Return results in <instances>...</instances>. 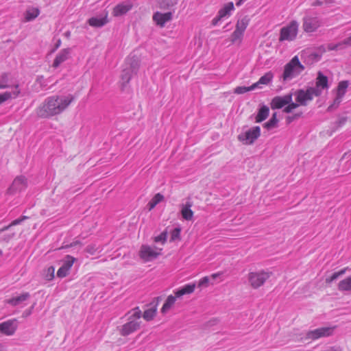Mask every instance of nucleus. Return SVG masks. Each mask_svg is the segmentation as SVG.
<instances>
[{"label": "nucleus", "mask_w": 351, "mask_h": 351, "mask_svg": "<svg viewBox=\"0 0 351 351\" xmlns=\"http://www.w3.org/2000/svg\"><path fill=\"white\" fill-rule=\"evenodd\" d=\"M75 100L73 95L66 96L53 95L46 98L36 109V114L40 118H49L60 114Z\"/></svg>", "instance_id": "1"}, {"label": "nucleus", "mask_w": 351, "mask_h": 351, "mask_svg": "<svg viewBox=\"0 0 351 351\" xmlns=\"http://www.w3.org/2000/svg\"><path fill=\"white\" fill-rule=\"evenodd\" d=\"M304 70V66L301 64L297 56H294L289 62L285 66L282 75L283 80H289L294 78Z\"/></svg>", "instance_id": "2"}, {"label": "nucleus", "mask_w": 351, "mask_h": 351, "mask_svg": "<svg viewBox=\"0 0 351 351\" xmlns=\"http://www.w3.org/2000/svg\"><path fill=\"white\" fill-rule=\"evenodd\" d=\"M261 136V128L254 126L238 135V140L244 145H252Z\"/></svg>", "instance_id": "3"}, {"label": "nucleus", "mask_w": 351, "mask_h": 351, "mask_svg": "<svg viewBox=\"0 0 351 351\" xmlns=\"http://www.w3.org/2000/svg\"><path fill=\"white\" fill-rule=\"evenodd\" d=\"M293 95L295 97V101L301 106H306L307 103L312 101L313 96L319 97V93L315 90L308 87L306 90L303 89H298Z\"/></svg>", "instance_id": "4"}, {"label": "nucleus", "mask_w": 351, "mask_h": 351, "mask_svg": "<svg viewBox=\"0 0 351 351\" xmlns=\"http://www.w3.org/2000/svg\"><path fill=\"white\" fill-rule=\"evenodd\" d=\"M298 24L295 21H291L288 25L280 29V41L293 40L298 34Z\"/></svg>", "instance_id": "5"}, {"label": "nucleus", "mask_w": 351, "mask_h": 351, "mask_svg": "<svg viewBox=\"0 0 351 351\" xmlns=\"http://www.w3.org/2000/svg\"><path fill=\"white\" fill-rule=\"evenodd\" d=\"M270 276L271 273L265 272L264 271L259 272H250L248 274V280L252 287L254 289H258L265 283Z\"/></svg>", "instance_id": "6"}, {"label": "nucleus", "mask_w": 351, "mask_h": 351, "mask_svg": "<svg viewBox=\"0 0 351 351\" xmlns=\"http://www.w3.org/2000/svg\"><path fill=\"white\" fill-rule=\"evenodd\" d=\"M302 21V28L307 33L315 32L321 25V21L317 16L306 15Z\"/></svg>", "instance_id": "7"}, {"label": "nucleus", "mask_w": 351, "mask_h": 351, "mask_svg": "<svg viewBox=\"0 0 351 351\" xmlns=\"http://www.w3.org/2000/svg\"><path fill=\"white\" fill-rule=\"evenodd\" d=\"M334 328L322 327L307 332L305 339L315 340L320 337H328L333 332Z\"/></svg>", "instance_id": "8"}, {"label": "nucleus", "mask_w": 351, "mask_h": 351, "mask_svg": "<svg viewBox=\"0 0 351 351\" xmlns=\"http://www.w3.org/2000/svg\"><path fill=\"white\" fill-rule=\"evenodd\" d=\"M160 254L149 245H143L139 251V256L145 262L156 259Z\"/></svg>", "instance_id": "9"}, {"label": "nucleus", "mask_w": 351, "mask_h": 351, "mask_svg": "<svg viewBox=\"0 0 351 351\" xmlns=\"http://www.w3.org/2000/svg\"><path fill=\"white\" fill-rule=\"evenodd\" d=\"M293 93H290L284 96H276L274 97L270 103L271 108L272 110L275 109H280L287 104L290 103L292 101Z\"/></svg>", "instance_id": "10"}, {"label": "nucleus", "mask_w": 351, "mask_h": 351, "mask_svg": "<svg viewBox=\"0 0 351 351\" xmlns=\"http://www.w3.org/2000/svg\"><path fill=\"white\" fill-rule=\"evenodd\" d=\"M18 327L16 319H12L0 324V332L5 335H12Z\"/></svg>", "instance_id": "11"}, {"label": "nucleus", "mask_w": 351, "mask_h": 351, "mask_svg": "<svg viewBox=\"0 0 351 351\" xmlns=\"http://www.w3.org/2000/svg\"><path fill=\"white\" fill-rule=\"evenodd\" d=\"M128 320V322L123 324L121 328L119 329V333L121 336H128L140 328L141 322L137 320Z\"/></svg>", "instance_id": "12"}, {"label": "nucleus", "mask_w": 351, "mask_h": 351, "mask_svg": "<svg viewBox=\"0 0 351 351\" xmlns=\"http://www.w3.org/2000/svg\"><path fill=\"white\" fill-rule=\"evenodd\" d=\"M27 186V180L25 176H21L16 177L12 185L8 189V193L13 194L17 191H21Z\"/></svg>", "instance_id": "13"}, {"label": "nucleus", "mask_w": 351, "mask_h": 351, "mask_svg": "<svg viewBox=\"0 0 351 351\" xmlns=\"http://www.w3.org/2000/svg\"><path fill=\"white\" fill-rule=\"evenodd\" d=\"M328 80L327 76L324 75L321 71H319L316 78L315 86L311 88L319 93V96H320L322 93V90L328 89Z\"/></svg>", "instance_id": "14"}, {"label": "nucleus", "mask_w": 351, "mask_h": 351, "mask_svg": "<svg viewBox=\"0 0 351 351\" xmlns=\"http://www.w3.org/2000/svg\"><path fill=\"white\" fill-rule=\"evenodd\" d=\"M172 18L173 14L171 12L166 13L156 12L153 15V21L161 27H164L167 22L171 21Z\"/></svg>", "instance_id": "15"}, {"label": "nucleus", "mask_w": 351, "mask_h": 351, "mask_svg": "<svg viewBox=\"0 0 351 351\" xmlns=\"http://www.w3.org/2000/svg\"><path fill=\"white\" fill-rule=\"evenodd\" d=\"M326 50L324 46H320L315 50L310 52L306 57V60L308 64H313L320 60L322 55L325 53Z\"/></svg>", "instance_id": "16"}, {"label": "nucleus", "mask_w": 351, "mask_h": 351, "mask_svg": "<svg viewBox=\"0 0 351 351\" xmlns=\"http://www.w3.org/2000/svg\"><path fill=\"white\" fill-rule=\"evenodd\" d=\"M70 52L71 49L69 48H66L61 50L54 59L53 66L54 68H58L60 64L66 61L69 57Z\"/></svg>", "instance_id": "17"}, {"label": "nucleus", "mask_w": 351, "mask_h": 351, "mask_svg": "<svg viewBox=\"0 0 351 351\" xmlns=\"http://www.w3.org/2000/svg\"><path fill=\"white\" fill-rule=\"evenodd\" d=\"M132 8V4L131 3H119L117 5L113 10L114 15L117 16L123 15L127 13L129 10H130Z\"/></svg>", "instance_id": "18"}, {"label": "nucleus", "mask_w": 351, "mask_h": 351, "mask_svg": "<svg viewBox=\"0 0 351 351\" xmlns=\"http://www.w3.org/2000/svg\"><path fill=\"white\" fill-rule=\"evenodd\" d=\"M29 297H30V294L29 293L26 292V293H23L21 295L6 300L5 302L7 304H9L13 306H16L19 305V304H21V302L29 299Z\"/></svg>", "instance_id": "19"}, {"label": "nucleus", "mask_w": 351, "mask_h": 351, "mask_svg": "<svg viewBox=\"0 0 351 351\" xmlns=\"http://www.w3.org/2000/svg\"><path fill=\"white\" fill-rule=\"evenodd\" d=\"M127 62L128 64H129V66H128L127 68L130 69L132 72H133L134 74H136L140 66V61L138 56L135 55L130 56L128 58Z\"/></svg>", "instance_id": "20"}, {"label": "nucleus", "mask_w": 351, "mask_h": 351, "mask_svg": "<svg viewBox=\"0 0 351 351\" xmlns=\"http://www.w3.org/2000/svg\"><path fill=\"white\" fill-rule=\"evenodd\" d=\"M269 108L268 106L263 105L261 106L255 117L256 123H261L265 121L269 116Z\"/></svg>", "instance_id": "21"}, {"label": "nucleus", "mask_w": 351, "mask_h": 351, "mask_svg": "<svg viewBox=\"0 0 351 351\" xmlns=\"http://www.w3.org/2000/svg\"><path fill=\"white\" fill-rule=\"evenodd\" d=\"M192 206V203L191 202H187L185 205L182 206V208L181 210V214L182 217L187 221H190L192 219L193 216V212L191 209Z\"/></svg>", "instance_id": "22"}, {"label": "nucleus", "mask_w": 351, "mask_h": 351, "mask_svg": "<svg viewBox=\"0 0 351 351\" xmlns=\"http://www.w3.org/2000/svg\"><path fill=\"white\" fill-rule=\"evenodd\" d=\"M40 14V10L38 8H28L25 12V21H31L34 20Z\"/></svg>", "instance_id": "23"}, {"label": "nucleus", "mask_w": 351, "mask_h": 351, "mask_svg": "<svg viewBox=\"0 0 351 351\" xmlns=\"http://www.w3.org/2000/svg\"><path fill=\"white\" fill-rule=\"evenodd\" d=\"M195 288V284L194 283L186 285L180 289L176 291L175 292V295L177 298H180L184 295L192 293L194 291Z\"/></svg>", "instance_id": "24"}, {"label": "nucleus", "mask_w": 351, "mask_h": 351, "mask_svg": "<svg viewBox=\"0 0 351 351\" xmlns=\"http://www.w3.org/2000/svg\"><path fill=\"white\" fill-rule=\"evenodd\" d=\"M88 24L92 27H101L108 23L107 16L104 17H92L88 21Z\"/></svg>", "instance_id": "25"}, {"label": "nucleus", "mask_w": 351, "mask_h": 351, "mask_svg": "<svg viewBox=\"0 0 351 351\" xmlns=\"http://www.w3.org/2000/svg\"><path fill=\"white\" fill-rule=\"evenodd\" d=\"M158 3L161 10H171L178 3V0H158Z\"/></svg>", "instance_id": "26"}, {"label": "nucleus", "mask_w": 351, "mask_h": 351, "mask_svg": "<svg viewBox=\"0 0 351 351\" xmlns=\"http://www.w3.org/2000/svg\"><path fill=\"white\" fill-rule=\"evenodd\" d=\"M338 289L340 291L351 292V276L341 280L338 284Z\"/></svg>", "instance_id": "27"}, {"label": "nucleus", "mask_w": 351, "mask_h": 351, "mask_svg": "<svg viewBox=\"0 0 351 351\" xmlns=\"http://www.w3.org/2000/svg\"><path fill=\"white\" fill-rule=\"evenodd\" d=\"M176 296H173L172 295H170L167 297L165 304H163L162 308H161V313L163 314H165L175 304L176 300Z\"/></svg>", "instance_id": "28"}, {"label": "nucleus", "mask_w": 351, "mask_h": 351, "mask_svg": "<svg viewBox=\"0 0 351 351\" xmlns=\"http://www.w3.org/2000/svg\"><path fill=\"white\" fill-rule=\"evenodd\" d=\"M232 10H234V3L233 2H229L219 10L218 15L223 19L226 16H230Z\"/></svg>", "instance_id": "29"}, {"label": "nucleus", "mask_w": 351, "mask_h": 351, "mask_svg": "<svg viewBox=\"0 0 351 351\" xmlns=\"http://www.w3.org/2000/svg\"><path fill=\"white\" fill-rule=\"evenodd\" d=\"M164 196L161 193H156L147 204L149 210H152L155 206L163 201Z\"/></svg>", "instance_id": "30"}, {"label": "nucleus", "mask_w": 351, "mask_h": 351, "mask_svg": "<svg viewBox=\"0 0 351 351\" xmlns=\"http://www.w3.org/2000/svg\"><path fill=\"white\" fill-rule=\"evenodd\" d=\"M133 75H135V74L133 72H132L130 69H128V68H125L122 71L121 77L123 81V82H122L123 86H125L126 84H128L130 82Z\"/></svg>", "instance_id": "31"}, {"label": "nucleus", "mask_w": 351, "mask_h": 351, "mask_svg": "<svg viewBox=\"0 0 351 351\" xmlns=\"http://www.w3.org/2000/svg\"><path fill=\"white\" fill-rule=\"evenodd\" d=\"M278 122L277 112H274L273 113L271 119L267 122L265 123L263 126L267 130H270L277 126Z\"/></svg>", "instance_id": "32"}, {"label": "nucleus", "mask_w": 351, "mask_h": 351, "mask_svg": "<svg viewBox=\"0 0 351 351\" xmlns=\"http://www.w3.org/2000/svg\"><path fill=\"white\" fill-rule=\"evenodd\" d=\"M250 22V19L247 16H245L241 19H239L236 24V29L244 33Z\"/></svg>", "instance_id": "33"}, {"label": "nucleus", "mask_w": 351, "mask_h": 351, "mask_svg": "<svg viewBox=\"0 0 351 351\" xmlns=\"http://www.w3.org/2000/svg\"><path fill=\"white\" fill-rule=\"evenodd\" d=\"M156 313V305H154L152 308L144 311L143 318L146 321H150L154 319Z\"/></svg>", "instance_id": "34"}, {"label": "nucleus", "mask_w": 351, "mask_h": 351, "mask_svg": "<svg viewBox=\"0 0 351 351\" xmlns=\"http://www.w3.org/2000/svg\"><path fill=\"white\" fill-rule=\"evenodd\" d=\"M76 258L73 257L71 255H66L64 259L62 260V266L66 269H71L75 261H76Z\"/></svg>", "instance_id": "35"}, {"label": "nucleus", "mask_w": 351, "mask_h": 351, "mask_svg": "<svg viewBox=\"0 0 351 351\" xmlns=\"http://www.w3.org/2000/svg\"><path fill=\"white\" fill-rule=\"evenodd\" d=\"M348 85H349V82L347 80L340 82L337 86V94L339 95V96L343 97Z\"/></svg>", "instance_id": "36"}, {"label": "nucleus", "mask_w": 351, "mask_h": 351, "mask_svg": "<svg viewBox=\"0 0 351 351\" xmlns=\"http://www.w3.org/2000/svg\"><path fill=\"white\" fill-rule=\"evenodd\" d=\"M27 218V217L23 216L21 218H19V219H16L12 221V223L10 224H9L8 226H6L2 228H0V233L8 230L10 227H12L13 226H16V225L21 223L23 221H24Z\"/></svg>", "instance_id": "37"}, {"label": "nucleus", "mask_w": 351, "mask_h": 351, "mask_svg": "<svg viewBox=\"0 0 351 351\" xmlns=\"http://www.w3.org/2000/svg\"><path fill=\"white\" fill-rule=\"evenodd\" d=\"M180 232L181 228L180 227L175 228L171 232L170 241L180 240Z\"/></svg>", "instance_id": "38"}, {"label": "nucleus", "mask_w": 351, "mask_h": 351, "mask_svg": "<svg viewBox=\"0 0 351 351\" xmlns=\"http://www.w3.org/2000/svg\"><path fill=\"white\" fill-rule=\"evenodd\" d=\"M272 78H273L272 73L268 72V73H266L264 75H263L259 79L258 81H259V83H261V84L267 85L271 81Z\"/></svg>", "instance_id": "39"}, {"label": "nucleus", "mask_w": 351, "mask_h": 351, "mask_svg": "<svg viewBox=\"0 0 351 351\" xmlns=\"http://www.w3.org/2000/svg\"><path fill=\"white\" fill-rule=\"evenodd\" d=\"M243 33L239 30L235 29V30L231 34V42L232 43H236L237 40H241L243 37Z\"/></svg>", "instance_id": "40"}, {"label": "nucleus", "mask_w": 351, "mask_h": 351, "mask_svg": "<svg viewBox=\"0 0 351 351\" xmlns=\"http://www.w3.org/2000/svg\"><path fill=\"white\" fill-rule=\"evenodd\" d=\"M55 267L50 266L47 268L45 273V278L47 280H51L54 278Z\"/></svg>", "instance_id": "41"}, {"label": "nucleus", "mask_w": 351, "mask_h": 351, "mask_svg": "<svg viewBox=\"0 0 351 351\" xmlns=\"http://www.w3.org/2000/svg\"><path fill=\"white\" fill-rule=\"evenodd\" d=\"M342 97L343 96H339V95L337 94V97L334 99L333 103L328 106L327 110L330 112L337 108L339 106V104L341 103Z\"/></svg>", "instance_id": "42"}, {"label": "nucleus", "mask_w": 351, "mask_h": 351, "mask_svg": "<svg viewBox=\"0 0 351 351\" xmlns=\"http://www.w3.org/2000/svg\"><path fill=\"white\" fill-rule=\"evenodd\" d=\"M167 231L165 230L162 232H161L158 236L154 238L155 242H162V243H165L167 241Z\"/></svg>", "instance_id": "43"}, {"label": "nucleus", "mask_w": 351, "mask_h": 351, "mask_svg": "<svg viewBox=\"0 0 351 351\" xmlns=\"http://www.w3.org/2000/svg\"><path fill=\"white\" fill-rule=\"evenodd\" d=\"M133 314L128 318V319L135 320L134 319H138L141 318L142 313L138 307H136L132 309Z\"/></svg>", "instance_id": "44"}, {"label": "nucleus", "mask_w": 351, "mask_h": 351, "mask_svg": "<svg viewBox=\"0 0 351 351\" xmlns=\"http://www.w3.org/2000/svg\"><path fill=\"white\" fill-rule=\"evenodd\" d=\"M8 81V75L7 73H4L1 75V80L0 82V89L1 88H6L8 87V85L7 84Z\"/></svg>", "instance_id": "45"}, {"label": "nucleus", "mask_w": 351, "mask_h": 351, "mask_svg": "<svg viewBox=\"0 0 351 351\" xmlns=\"http://www.w3.org/2000/svg\"><path fill=\"white\" fill-rule=\"evenodd\" d=\"M69 274V270L64 268L62 265L58 269L57 271V276L58 278H64L68 276Z\"/></svg>", "instance_id": "46"}, {"label": "nucleus", "mask_w": 351, "mask_h": 351, "mask_svg": "<svg viewBox=\"0 0 351 351\" xmlns=\"http://www.w3.org/2000/svg\"><path fill=\"white\" fill-rule=\"evenodd\" d=\"M248 91H250L249 86H237L234 88V93L240 95L245 93Z\"/></svg>", "instance_id": "47"}, {"label": "nucleus", "mask_w": 351, "mask_h": 351, "mask_svg": "<svg viewBox=\"0 0 351 351\" xmlns=\"http://www.w3.org/2000/svg\"><path fill=\"white\" fill-rule=\"evenodd\" d=\"M98 247L95 244H91L88 245L86 248V252L91 255H93L95 254V252L97 251Z\"/></svg>", "instance_id": "48"}, {"label": "nucleus", "mask_w": 351, "mask_h": 351, "mask_svg": "<svg viewBox=\"0 0 351 351\" xmlns=\"http://www.w3.org/2000/svg\"><path fill=\"white\" fill-rule=\"evenodd\" d=\"M302 114V112H299V113H296V114H294L291 116H288L286 119V121H287V123L288 124L291 123V122H293L294 120L298 119L299 117H300Z\"/></svg>", "instance_id": "49"}, {"label": "nucleus", "mask_w": 351, "mask_h": 351, "mask_svg": "<svg viewBox=\"0 0 351 351\" xmlns=\"http://www.w3.org/2000/svg\"><path fill=\"white\" fill-rule=\"evenodd\" d=\"M11 93L10 92H5L0 94V104L11 98Z\"/></svg>", "instance_id": "50"}, {"label": "nucleus", "mask_w": 351, "mask_h": 351, "mask_svg": "<svg viewBox=\"0 0 351 351\" xmlns=\"http://www.w3.org/2000/svg\"><path fill=\"white\" fill-rule=\"evenodd\" d=\"M209 283V278L208 276H205L204 278H202L198 282V287H207Z\"/></svg>", "instance_id": "51"}, {"label": "nucleus", "mask_w": 351, "mask_h": 351, "mask_svg": "<svg viewBox=\"0 0 351 351\" xmlns=\"http://www.w3.org/2000/svg\"><path fill=\"white\" fill-rule=\"evenodd\" d=\"M343 49V43H337V44H335V45H329L328 46V49L329 50H339V49Z\"/></svg>", "instance_id": "52"}, {"label": "nucleus", "mask_w": 351, "mask_h": 351, "mask_svg": "<svg viewBox=\"0 0 351 351\" xmlns=\"http://www.w3.org/2000/svg\"><path fill=\"white\" fill-rule=\"evenodd\" d=\"M338 278L337 274L335 272L331 276L326 278V283L330 284L332 282Z\"/></svg>", "instance_id": "53"}, {"label": "nucleus", "mask_w": 351, "mask_h": 351, "mask_svg": "<svg viewBox=\"0 0 351 351\" xmlns=\"http://www.w3.org/2000/svg\"><path fill=\"white\" fill-rule=\"evenodd\" d=\"M77 245H79L80 246L82 245V243L80 241H73V243H70L69 245H66L64 246H62L60 249L69 248V247H73V246H75Z\"/></svg>", "instance_id": "54"}, {"label": "nucleus", "mask_w": 351, "mask_h": 351, "mask_svg": "<svg viewBox=\"0 0 351 351\" xmlns=\"http://www.w3.org/2000/svg\"><path fill=\"white\" fill-rule=\"evenodd\" d=\"M347 121V117H341L340 118L336 123L337 124V128L342 126L345 124V123Z\"/></svg>", "instance_id": "55"}, {"label": "nucleus", "mask_w": 351, "mask_h": 351, "mask_svg": "<svg viewBox=\"0 0 351 351\" xmlns=\"http://www.w3.org/2000/svg\"><path fill=\"white\" fill-rule=\"evenodd\" d=\"M14 233L6 234L3 237L2 239L5 242H8L11 239H12L14 237Z\"/></svg>", "instance_id": "56"}, {"label": "nucleus", "mask_w": 351, "mask_h": 351, "mask_svg": "<svg viewBox=\"0 0 351 351\" xmlns=\"http://www.w3.org/2000/svg\"><path fill=\"white\" fill-rule=\"evenodd\" d=\"M340 43H343V45L351 46V36H350V37L347 38L346 39L343 40Z\"/></svg>", "instance_id": "57"}, {"label": "nucleus", "mask_w": 351, "mask_h": 351, "mask_svg": "<svg viewBox=\"0 0 351 351\" xmlns=\"http://www.w3.org/2000/svg\"><path fill=\"white\" fill-rule=\"evenodd\" d=\"M287 105H289V107H291V108L292 110H293V109L297 108L300 104L299 103H298L297 101L295 103V102H293V101H291L290 103L287 104Z\"/></svg>", "instance_id": "58"}, {"label": "nucleus", "mask_w": 351, "mask_h": 351, "mask_svg": "<svg viewBox=\"0 0 351 351\" xmlns=\"http://www.w3.org/2000/svg\"><path fill=\"white\" fill-rule=\"evenodd\" d=\"M34 305H35V304H34L31 306L30 309H29V310H27V311H25L23 313V316H24V317H27V316L29 315L32 313V310H33V309H34Z\"/></svg>", "instance_id": "59"}, {"label": "nucleus", "mask_w": 351, "mask_h": 351, "mask_svg": "<svg viewBox=\"0 0 351 351\" xmlns=\"http://www.w3.org/2000/svg\"><path fill=\"white\" fill-rule=\"evenodd\" d=\"M221 19H221V17H219V16L217 14V16L215 18H214V19H213V21H212V25H216L218 23V22H219V21H221Z\"/></svg>", "instance_id": "60"}, {"label": "nucleus", "mask_w": 351, "mask_h": 351, "mask_svg": "<svg viewBox=\"0 0 351 351\" xmlns=\"http://www.w3.org/2000/svg\"><path fill=\"white\" fill-rule=\"evenodd\" d=\"M324 351H341V348L337 346L330 347Z\"/></svg>", "instance_id": "61"}, {"label": "nucleus", "mask_w": 351, "mask_h": 351, "mask_svg": "<svg viewBox=\"0 0 351 351\" xmlns=\"http://www.w3.org/2000/svg\"><path fill=\"white\" fill-rule=\"evenodd\" d=\"M260 84H261L259 83V81H258L257 82L253 84L252 86H249L250 90H253L255 88H258Z\"/></svg>", "instance_id": "62"}, {"label": "nucleus", "mask_w": 351, "mask_h": 351, "mask_svg": "<svg viewBox=\"0 0 351 351\" xmlns=\"http://www.w3.org/2000/svg\"><path fill=\"white\" fill-rule=\"evenodd\" d=\"M346 270H347V268H343V269H341L340 271H337L336 273L337 274L338 278L343 276L346 273Z\"/></svg>", "instance_id": "63"}, {"label": "nucleus", "mask_w": 351, "mask_h": 351, "mask_svg": "<svg viewBox=\"0 0 351 351\" xmlns=\"http://www.w3.org/2000/svg\"><path fill=\"white\" fill-rule=\"evenodd\" d=\"M292 110H293L291 108V107H289V106L287 105V106H285L283 112H285V113H290L292 112Z\"/></svg>", "instance_id": "64"}]
</instances>
